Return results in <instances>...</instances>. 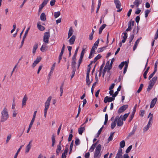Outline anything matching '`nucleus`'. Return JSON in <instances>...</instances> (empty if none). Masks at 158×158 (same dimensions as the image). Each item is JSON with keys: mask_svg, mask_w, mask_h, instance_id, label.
I'll use <instances>...</instances> for the list:
<instances>
[{"mask_svg": "<svg viewBox=\"0 0 158 158\" xmlns=\"http://www.w3.org/2000/svg\"><path fill=\"white\" fill-rule=\"evenodd\" d=\"M2 116L1 121L4 122L6 121L9 118V115L7 111V109L4 108L1 113Z\"/></svg>", "mask_w": 158, "mask_h": 158, "instance_id": "f257e3e1", "label": "nucleus"}, {"mask_svg": "<svg viewBox=\"0 0 158 158\" xmlns=\"http://www.w3.org/2000/svg\"><path fill=\"white\" fill-rule=\"evenodd\" d=\"M50 36V33L48 31L45 32L44 34V36L43 41L44 42L46 43H49V39Z\"/></svg>", "mask_w": 158, "mask_h": 158, "instance_id": "f03ea898", "label": "nucleus"}, {"mask_svg": "<svg viewBox=\"0 0 158 158\" xmlns=\"http://www.w3.org/2000/svg\"><path fill=\"white\" fill-rule=\"evenodd\" d=\"M128 107V105H125L121 106L118 110V113L121 114Z\"/></svg>", "mask_w": 158, "mask_h": 158, "instance_id": "7ed1b4c3", "label": "nucleus"}, {"mask_svg": "<svg viewBox=\"0 0 158 158\" xmlns=\"http://www.w3.org/2000/svg\"><path fill=\"white\" fill-rule=\"evenodd\" d=\"M115 98L112 97H109L108 96L106 97L104 100V102L105 103H107V102H111L114 100Z\"/></svg>", "mask_w": 158, "mask_h": 158, "instance_id": "20e7f679", "label": "nucleus"}, {"mask_svg": "<svg viewBox=\"0 0 158 158\" xmlns=\"http://www.w3.org/2000/svg\"><path fill=\"white\" fill-rule=\"evenodd\" d=\"M117 118V125L118 127H121L122 126L123 124V120L120 119H119V116H116L115 118Z\"/></svg>", "mask_w": 158, "mask_h": 158, "instance_id": "39448f33", "label": "nucleus"}, {"mask_svg": "<svg viewBox=\"0 0 158 158\" xmlns=\"http://www.w3.org/2000/svg\"><path fill=\"white\" fill-rule=\"evenodd\" d=\"M122 154V149L121 148H119L118 150L115 158H123Z\"/></svg>", "mask_w": 158, "mask_h": 158, "instance_id": "423d86ee", "label": "nucleus"}, {"mask_svg": "<svg viewBox=\"0 0 158 158\" xmlns=\"http://www.w3.org/2000/svg\"><path fill=\"white\" fill-rule=\"evenodd\" d=\"M37 26L39 30L41 31H43L45 29V27L41 25V22L40 21L37 22Z\"/></svg>", "mask_w": 158, "mask_h": 158, "instance_id": "0eeeda50", "label": "nucleus"}, {"mask_svg": "<svg viewBox=\"0 0 158 158\" xmlns=\"http://www.w3.org/2000/svg\"><path fill=\"white\" fill-rule=\"evenodd\" d=\"M157 101V98H154L151 101V104L150 106V108H152L155 105Z\"/></svg>", "mask_w": 158, "mask_h": 158, "instance_id": "6e6552de", "label": "nucleus"}, {"mask_svg": "<svg viewBox=\"0 0 158 158\" xmlns=\"http://www.w3.org/2000/svg\"><path fill=\"white\" fill-rule=\"evenodd\" d=\"M32 141V140L30 141L29 142L25 150L26 153H28L29 152V150L31 147V143Z\"/></svg>", "mask_w": 158, "mask_h": 158, "instance_id": "1a4fd4ad", "label": "nucleus"}, {"mask_svg": "<svg viewBox=\"0 0 158 158\" xmlns=\"http://www.w3.org/2000/svg\"><path fill=\"white\" fill-rule=\"evenodd\" d=\"M114 2L116 5V8L118 9H120L121 5L120 1L118 0H114Z\"/></svg>", "mask_w": 158, "mask_h": 158, "instance_id": "9d476101", "label": "nucleus"}, {"mask_svg": "<svg viewBox=\"0 0 158 158\" xmlns=\"http://www.w3.org/2000/svg\"><path fill=\"white\" fill-rule=\"evenodd\" d=\"M102 56L100 54H98L94 59L93 61H91L90 62V64H92L93 63H94L98 60L101 58Z\"/></svg>", "mask_w": 158, "mask_h": 158, "instance_id": "9b49d317", "label": "nucleus"}, {"mask_svg": "<svg viewBox=\"0 0 158 158\" xmlns=\"http://www.w3.org/2000/svg\"><path fill=\"white\" fill-rule=\"evenodd\" d=\"M76 39V36L74 35H73L71 37L69 40V42L70 44L72 45L74 44L75 40Z\"/></svg>", "mask_w": 158, "mask_h": 158, "instance_id": "f8f14e48", "label": "nucleus"}, {"mask_svg": "<svg viewBox=\"0 0 158 158\" xmlns=\"http://www.w3.org/2000/svg\"><path fill=\"white\" fill-rule=\"evenodd\" d=\"M142 39V37H140L138 39H137L136 42H135V44L133 46V50L134 51L136 49V48L137 46H138V44L139 42V41L140 40Z\"/></svg>", "mask_w": 158, "mask_h": 158, "instance_id": "ddd939ff", "label": "nucleus"}, {"mask_svg": "<svg viewBox=\"0 0 158 158\" xmlns=\"http://www.w3.org/2000/svg\"><path fill=\"white\" fill-rule=\"evenodd\" d=\"M27 100V95L25 94L23 99L22 103V107H23L24 106H25L26 101Z\"/></svg>", "mask_w": 158, "mask_h": 158, "instance_id": "4468645a", "label": "nucleus"}, {"mask_svg": "<svg viewBox=\"0 0 158 158\" xmlns=\"http://www.w3.org/2000/svg\"><path fill=\"white\" fill-rule=\"evenodd\" d=\"M157 79V77L156 76L154 77L149 82V83L154 85Z\"/></svg>", "mask_w": 158, "mask_h": 158, "instance_id": "2eb2a0df", "label": "nucleus"}, {"mask_svg": "<svg viewBox=\"0 0 158 158\" xmlns=\"http://www.w3.org/2000/svg\"><path fill=\"white\" fill-rule=\"evenodd\" d=\"M40 19L42 21H45L46 20V17L45 13L43 12L40 16Z\"/></svg>", "mask_w": 158, "mask_h": 158, "instance_id": "dca6fc26", "label": "nucleus"}, {"mask_svg": "<svg viewBox=\"0 0 158 158\" xmlns=\"http://www.w3.org/2000/svg\"><path fill=\"white\" fill-rule=\"evenodd\" d=\"M129 62L128 60L127 61H123L121 63V64L119 65L118 66V68H119L120 69H122L124 66V65H125L127 63Z\"/></svg>", "mask_w": 158, "mask_h": 158, "instance_id": "f3484780", "label": "nucleus"}, {"mask_svg": "<svg viewBox=\"0 0 158 158\" xmlns=\"http://www.w3.org/2000/svg\"><path fill=\"white\" fill-rule=\"evenodd\" d=\"M117 118H115L114 121L111 123V129H113L115 127L117 123Z\"/></svg>", "mask_w": 158, "mask_h": 158, "instance_id": "a211bd4d", "label": "nucleus"}, {"mask_svg": "<svg viewBox=\"0 0 158 158\" xmlns=\"http://www.w3.org/2000/svg\"><path fill=\"white\" fill-rule=\"evenodd\" d=\"M86 80L87 85L89 86L90 84V81L89 79V75H86Z\"/></svg>", "mask_w": 158, "mask_h": 158, "instance_id": "6ab92c4d", "label": "nucleus"}, {"mask_svg": "<svg viewBox=\"0 0 158 158\" xmlns=\"http://www.w3.org/2000/svg\"><path fill=\"white\" fill-rule=\"evenodd\" d=\"M106 26V24H102V26L100 27L98 32L99 34H101L102 30Z\"/></svg>", "mask_w": 158, "mask_h": 158, "instance_id": "aec40b11", "label": "nucleus"}, {"mask_svg": "<svg viewBox=\"0 0 158 158\" xmlns=\"http://www.w3.org/2000/svg\"><path fill=\"white\" fill-rule=\"evenodd\" d=\"M38 44L36 43L33 47V48L32 50V53L33 54H35L36 52V50L38 48Z\"/></svg>", "mask_w": 158, "mask_h": 158, "instance_id": "412c9836", "label": "nucleus"}, {"mask_svg": "<svg viewBox=\"0 0 158 158\" xmlns=\"http://www.w3.org/2000/svg\"><path fill=\"white\" fill-rule=\"evenodd\" d=\"M46 48H47V47H46V44H43L40 48V51L42 52H44L45 51Z\"/></svg>", "mask_w": 158, "mask_h": 158, "instance_id": "4be33fe9", "label": "nucleus"}, {"mask_svg": "<svg viewBox=\"0 0 158 158\" xmlns=\"http://www.w3.org/2000/svg\"><path fill=\"white\" fill-rule=\"evenodd\" d=\"M85 127H81L78 130V132L80 135H82L84 131L85 130Z\"/></svg>", "mask_w": 158, "mask_h": 158, "instance_id": "5701e85b", "label": "nucleus"}, {"mask_svg": "<svg viewBox=\"0 0 158 158\" xmlns=\"http://www.w3.org/2000/svg\"><path fill=\"white\" fill-rule=\"evenodd\" d=\"M99 39H98L95 42L94 44V46L92 47H94V48L97 49L99 43Z\"/></svg>", "mask_w": 158, "mask_h": 158, "instance_id": "b1692460", "label": "nucleus"}, {"mask_svg": "<svg viewBox=\"0 0 158 158\" xmlns=\"http://www.w3.org/2000/svg\"><path fill=\"white\" fill-rule=\"evenodd\" d=\"M104 127V126H102L100 128V129L98 130V133H97V134L96 135L95 137L96 138L98 137L101 134L102 131V129Z\"/></svg>", "mask_w": 158, "mask_h": 158, "instance_id": "393cba45", "label": "nucleus"}, {"mask_svg": "<svg viewBox=\"0 0 158 158\" xmlns=\"http://www.w3.org/2000/svg\"><path fill=\"white\" fill-rule=\"evenodd\" d=\"M73 32V30L72 28V27H70V28L68 33V39L72 35Z\"/></svg>", "mask_w": 158, "mask_h": 158, "instance_id": "a878e982", "label": "nucleus"}, {"mask_svg": "<svg viewBox=\"0 0 158 158\" xmlns=\"http://www.w3.org/2000/svg\"><path fill=\"white\" fill-rule=\"evenodd\" d=\"M107 47V45L106 46L103 47H102L98 48V49L97 52L98 53H100L102 52L103 50H104Z\"/></svg>", "mask_w": 158, "mask_h": 158, "instance_id": "bb28decb", "label": "nucleus"}, {"mask_svg": "<svg viewBox=\"0 0 158 158\" xmlns=\"http://www.w3.org/2000/svg\"><path fill=\"white\" fill-rule=\"evenodd\" d=\"M52 147H54L55 143V136L54 134H53L52 135Z\"/></svg>", "mask_w": 158, "mask_h": 158, "instance_id": "cd10ccee", "label": "nucleus"}, {"mask_svg": "<svg viewBox=\"0 0 158 158\" xmlns=\"http://www.w3.org/2000/svg\"><path fill=\"white\" fill-rule=\"evenodd\" d=\"M125 142L124 140H123L121 141L120 143V148H123L125 146Z\"/></svg>", "mask_w": 158, "mask_h": 158, "instance_id": "c85d7f7f", "label": "nucleus"}, {"mask_svg": "<svg viewBox=\"0 0 158 158\" xmlns=\"http://www.w3.org/2000/svg\"><path fill=\"white\" fill-rule=\"evenodd\" d=\"M134 37V34H133L132 35H131L129 37V43L130 44L129 45H131V43Z\"/></svg>", "mask_w": 158, "mask_h": 158, "instance_id": "c756f323", "label": "nucleus"}, {"mask_svg": "<svg viewBox=\"0 0 158 158\" xmlns=\"http://www.w3.org/2000/svg\"><path fill=\"white\" fill-rule=\"evenodd\" d=\"M132 27L131 26V23L130 22H129L128 23V28H127L126 30V31L127 32L129 31H131L132 29Z\"/></svg>", "mask_w": 158, "mask_h": 158, "instance_id": "7c9ffc66", "label": "nucleus"}, {"mask_svg": "<svg viewBox=\"0 0 158 158\" xmlns=\"http://www.w3.org/2000/svg\"><path fill=\"white\" fill-rule=\"evenodd\" d=\"M50 102H46L45 104V108L44 110L46 109V110H48V108H49V106H50Z\"/></svg>", "mask_w": 158, "mask_h": 158, "instance_id": "2f4dec72", "label": "nucleus"}, {"mask_svg": "<svg viewBox=\"0 0 158 158\" xmlns=\"http://www.w3.org/2000/svg\"><path fill=\"white\" fill-rule=\"evenodd\" d=\"M128 63L129 62H128V63H127L125 66L123 72V73L124 74H125L127 71V69L128 65Z\"/></svg>", "mask_w": 158, "mask_h": 158, "instance_id": "473e14b6", "label": "nucleus"}, {"mask_svg": "<svg viewBox=\"0 0 158 158\" xmlns=\"http://www.w3.org/2000/svg\"><path fill=\"white\" fill-rule=\"evenodd\" d=\"M153 86L154 85L153 84L149 83V85L147 88V91L149 92L152 89Z\"/></svg>", "mask_w": 158, "mask_h": 158, "instance_id": "72a5a7b5", "label": "nucleus"}, {"mask_svg": "<svg viewBox=\"0 0 158 158\" xmlns=\"http://www.w3.org/2000/svg\"><path fill=\"white\" fill-rule=\"evenodd\" d=\"M86 47V46H83V48H82V50L81 52V56H82L84 57V54L85 53V48H84L85 47Z\"/></svg>", "mask_w": 158, "mask_h": 158, "instance_id": "f704fd0d", "label": "nucleus"}, {"mask_svg": "<svg viewBox=\"0 0 158 158\" xmlns=\"http://www.w3.org/2000/svg\"><path fill=\"white\" fill-rule=\"evenodd\" d=\"M90 63L88 65V68L87 69V71L86 73V75H89V73L91 69Z\"/></svg>", "mask_w": 158, "mask_h": 158, "instance_id": "c9c22d12", "label": "nucleus"}, {"mask_svg": "<svg viewBox=\"0 0 158 158\" xmlns=\"http://www.w3.org/2000/svg\"><path fill=\"white\" fill-rule=\"evenodd\" d=\"M101 144H99L98 145V146H97L96 149L95 150V151L100 152L101 149Z\"/></svg>", "mask_w": 158, "mask_h": 158, "instance_id": "e433bc0d", "label": "nucleus"}, {"mask_svg": "<svg viewBox=\"0 0 158 158\" xmlns=\"http://www.w3.org/2000/svg\"><path fill=\"white\" fill-rule=\"evenodd\" d=\"M60 15V11H57L54 13V16L55 18H58Z\"/></svg>", "mask_w": 158, "mask_h": 158, "instance_id": "4c0bfd02", "label": "nucleus"}, {"mask_svg": "<svg viewBox=\"0 0 158 158\" xmlns=\"http://www.w3.org/2000/svg\"><path fill=\"white\" fill-rule=\"evenodd\" d=\"M61 141L62 140H61L59 142V144L57 145L56 150L60 151V150H61Z\"/></svg>", "mask_w": 158, "mask_h": 158, "instance_id": "58836bf2", "label": "nucleus"}, {"mask_svg": "<svg viewBox=\"0 0 158 158\" xmlns=\"http://www.w3.org/2000/svg\"><path fill=\"white\" fill-rule=\"evenodd\" d=\"M132 145L129 146L126 151V153H129L131 149L132 148Z\"/></svg>", "mask_w": 158, "mask_h": 158, "instance_id": "ea45409f", "label": "nucleus"}, {"mask_svg": "<svg viewBox=\"0 0 158 158\" xmlns=\"http://www.w3.org/2000/svg\"><path fill=\"white\" fill-rule=\"evenodd\" d=\"M129 113H128L125 114L123 116V120L124 121H125L126 120L128 116Z\"/></svg>", "mask_w": 158, "mask_h": 158, "instance_id": "a19ab883", "label": "nucleus"}, {"mask_svg": "<svg viewBox=\"0 0 158 158\" xmlns=\"http://www.w3.org/2000/svg\"><path fill=\"white\" fill-rule=\"evenodd\" d=\"M143 86V84H141L140 85V86L139 89H138V90L137 91V92L138 93H139L141 91Z\"/></svg>", "mask_w": 158, "mask_h": 158, "instance_id": "79ce46f5", "label": "nucleus"}, {"mask_svg": "<svg viewBox=\"0 0 158 158\" xmlns=\"http://www.w3.org/2000/svg\"><path fill=\"white\" fill-rule=\"evenodd\" d=\"M141 3L142 1L140 0H135L133 2L134 4H137V5H139Z\"/></svg>", "mask_w": 158, "mask_h": 158, "instance_id": "37998d69", "label": "nucleus"}, {"mask_svg": "<svg viewBox=\"0 0 158 158\" xmlns=\"http://www.w3.org/2000/svg\"><path fill=\"white\" fill-rule=\"evenodd\" d=\"M75 143V145L77 146L79 145L80 144V140L78 138L76 139Z\"/></svg>", "mask_w": 158, "mask_h": 158, "instance_id": "c03bdc74", "label": "nucleus"}, {"mask_svg": "<svg viewBox=\"0 0 158 158\" xmlns=\"http://www.w3.org/2000/svg\"><path fill=\"white\" fill-rule=\"evenodd\" d=\"M76 70V68H73V70H72V75L71 76V79L74 76L75 74V72Z\"/></svg>", "mask_w": 158, "mask_h": 158, "instance_id": "a18cd8bd", "label": "nucleus"}, {"mask_svg": "<svg viewBox=\"0 0 158 158\" xmlns=\"http://www.w3.org/2000/svg\"><path fill=\"white\" fill-rule=\"evenodd\" d=\"M100 152L95 151L94 154V158L97 157L99 154Z\"/></svg>", "mask_w": 158, "mask_h": 158, "instance_id": "49530a36", "label": "nucleus"}, {"mask_svg": "<svg viewBox=\"0 0 158 158\" xmlns=\"http://www.w3.org/2000/svg\"><path fill=\"white\" fill-rule=\"evenodd\" d=\"M123 34H124V36H123L122 38L123 39H127V33L126 31H125L123 32Z\"/></svg>", "mask_w": 158, "mask_h": 158, "instance_id": "de8ad7c7", "label": "nucleus"}, {"mask_svg": "<svg viewBox=\"0 0 158 158\" xmlns=\"http://www.w3.org/2000/svg\"><path fill=\"white\" fill-rule=\"evenodd\" d=\"M150 11L149 10H147L145 11V18L148 17V14L150 12Z\"/></svg>", "mask_w": 158, "mask_h": 158, "instance_id": "09e8293b", "label": "nucleus"}, {"mask_svg": "<svg viewBox=\"0 0 158 158\" xmlns=\"http://www.w3.org/2000/svg\"><path fill=\"white\" fill-rule=\"evenodd\" d=\"M29 29H30V27H29L27 29V30L25 31V34L24 35L23 37V39H25L26 38V36H27L28 33V31H29Z\"/></svg>", "mask_w": 158, "mask_h": 158, "instance_id": "8fccbe9b", "label": "nucleus"}, {"mask_svg": "<svg viewBox=\"0 0 158 158\" xmlns=\"http://www.w3.org/2000/svg\"><path fill=\"white\" fill-rule=\"evenodd\" d=\"M76 61H72V63H71V66H72V68H73H73H76V67H75V65H76Z\"/></svg>", "mask_w": 158, "mask_h": 158, "instance_id": "3c124183", "label": "nucleus"}, {"mask_svg": "<svg viewBox=\"0 0 158 158\" xmlns=\"http://www.w3.org/2000/svg\"><path fill=\"white\" fill-rule=\"evenodd\" d=\"M11 136L10 134L9 135H8L7 136V139L6 141V143H7L8 142L9 140L11 139Z\"/></svg>", "mask_w": 158, "mask_h": 158, "instance_id": "603ef678", "label": "nucleus"}, {"mask_svg": "<svg viewBox=\"0 0 158 158\" xmlns=\"http://www.w3.org/2000/svg\"><path fill=\"white\" fill-rule=\"evenodd\" d=\"M55 65H56V63H54L52 65V68H51V70L50 72V73H53V70H54V68H55Z\"/></svg>", "mask_w": 158, "mask_h": 158, "instance_id": "864d4df0", "label": "nucleus"}, {"mask_svg": "<svg viewBox=\"0 0 158 158\" xmlns=\"http://www.w3.org/2000/svg\"><path fill=\"white\" fill-rule=\"evenodd\" d=\"M140 115L142 117H143V116L145 114V111L143 110H141L140 111Z\"/></svg>", "mask_w": 158, "mask_h": 158, "instance_id": "5fc2aeb1", "label": "nucleus"}, {"mask_svg": "<svg viewBox=\"0 0 158 158\" xmlns=\"http://www.w3.org/2000/svg\"><path fill=\"white\" fill-rule=\"evenodd\" d=\"M134 116V113L133 114H132L130 116V117L129 119V121H128L129 122H130L132 120V119L133 118Z\"/></svg>", "mask_w": 158, "mask_h": 158, "instance_id": "6e6d98bb", "label": "nucleus"}, {"mask_svg": "<svg viewBox=\"0 0 158 158\" xmlns=\"http://www.w3.org/2000/svg\"><path fill=\"white\" fill-rule=\"evenodd\" d=\"M41 57L40 56L37 57L36 60H35L38 63H39L41 61Z\"/></svg>", "mask_w": 158, "mask_h": 158, "instance_id": "4d7b16f0", "label": "nucleus"}, {"mask_svg": "<svg viewBox=\"0 0 158 158\" xmlns=\"http://www.w3.org/2000/svg\"><path fill=\"white\" fill-rule=\"evenodd\" d=\"M140 20V17L139 16H136L135 18V21L137 24V25H138V23Z\"/></svg>", "mask_w": 158, "mask_h": 158, "instance_id": "13d9d810", "label": "nucleus"}, {"mask_svg": "<svg viewBox=\"0 0 158 158\" xmlns=\"http://www.w3.org/2000/svg\"><path fill=\"white\" fill-rule=\"evenodd\" d=\"M15 99H14L13 100V103H12V108L14 110L15 108Z\"/></svg>", "mask_w": 158, "mask_h": 158, "instance_id": "bf43d9fd", "label": "nucleus"}, {"mask_svg": "<svg viewBox=\"0 0 158 158\" xmlns=\"http://www.w3.org/2000/svg\"><path fill=\"white\" fill-rule=\"evenodd\" d=\"M73 136V135L72 134V133L70 134L69 137V138H68V141L69 142H70L71 141Z\"/></svg>", "mask_w": 158, "mask_h": 158, "instance_id": "052dcab7", "label": "nucleus"}, {"mask_svg": "<svg viewBox=\"0 0 158 158\" xmlns=\"http://www.w3.org/2000/svg\"><path fill=\"white\" fill-rule=\"evenodd\" d=\"M62 125V123H61L59 127V128H58V129L57 132V134L58 135H59L60 132V130H61V128Z\"/></svg>", "mask_w": 158, "mask_h": 158, "instance_id": "680f3d73", "label": "nucleus"}, {"mask_svg": "<svg viewBox=\"0 0 158 158\" xmlns=\"http://www.w3.org/2000/svg\"><path fill=\"white\" fill-rule=\"evenodd\" d=\"M56 0H51L50 2V4L51 6H52L54 5Z\"/></svg>", "mask_w": 158, "mask_h": 158, "instance_id": "e2e57ef3", "label": "nucleus"}, {"mask_svg": "<svg viewBox=\"0 0 158 158\" xmlns=\"http://www.w3.org/2000/svg\"><path fill=\"white\" fill-rule=\"evenodd\" d=\"M95 147H95V146H93V145H92V146L91 147L89 150V151L90 152H93L94 151V150Z\"/></svg>", "mask_w": 158, "mask_h": 158, "instance_id": "0e129e2a", "label": "nucleus"}, {"mask_svg": "<svg viewBox=\"0 0 158 158\" xmlns=\"http://www.w3.org/2000/svg\"><path fill=\"white\" fill-rule=\"evenodd\" d=\"M48 1L49 0H44L41 4L43 5L44 6H45L47 4Z\"/></svg>", "mask_w": 158, "mask_h": 158, "instance_id": "69168bd1", "label": "nucleus"}, {"mask_svg": "<svg viewBox=\"0 0 158 158\" xmlns=\"http://www.w3.org/2000/svg\"><path fill=\"white\" fill-rule=\"evenodd\" d=\"M44 6H44L42 4H41V5H40V6L39 9V12H40L41 10L43 9V8Z\"/></svg>", "mask_w": 158, "mask_h": 158, "instance_id": "338daca9", "label": "nucleus"}, {"mask_svg": "<svg viewBox=\"0 0 158 158\" xmlns=\"http://www.w3.org/2000/svg\"><path fill=\"white\" fill-rule=\"evenodd\" d=\"M90 153L89 152H88L85 153V158H89V157Z\"/></svg>", "mask_w": 158, "mask_h": 158, "instance_id": "774afa93", "label": "nucleus"}]
</instances>
